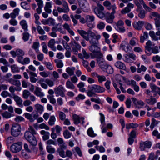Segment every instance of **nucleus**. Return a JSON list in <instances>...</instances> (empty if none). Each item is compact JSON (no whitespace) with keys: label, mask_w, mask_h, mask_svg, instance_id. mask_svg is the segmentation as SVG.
I'll return each mask as SVG.
<instances>
[{"label":"nucleus","mask_w":160,"mask_h":160,"mask_svg":"<svg viewBox=\"0 0 160 160\" xmlns=\"http://www.w3.org/2000/svg\"><path fill=\"white\" fill-rule=\"evenodd\" d=\"M78 32L83 39L89 41L91 45L89 47V49L96 57L103 56L100 48L98 46L99 43V40L101 38L100 35L95 34L91 30H88L87 32L83 30H78Z\"/></svg>","instance_id":"obj_1"},{"label":"nucleus","mask_w":160,"mask_h":160,"mask_svg":"<svg viewBox=\"0 0 160 160\" xmlns=\"http://www.w3.org/2000/svg\"><path fill=\"white\" fill-rule=\"evenodd\" d=\"M29 131H26L24 133V137L32 145L36 146L37 144V142L34 135L37 134V132L33 128L30 126L28 128Z\"/></svg>","instance_id":"obj_2"},{"label":"nucleus","mask_w":160,"mask_h":160,"mask_svg":"<svg viewBox=\"0 0 160 160\" xmlns=\"http://www.w3.org/2000/svg\"><path fill=\"white\" fill-rule=\"evenodd\" d=\"M54 2L56 4L58 5H61L62 4L63 8L58 7L57 8L58 11L59 13H68L70 9L67 2L65 0H62V2L60 0H54Z\"/></svg>","instance_id":"obj_3"},{"label":"nucleus","mask_w":160,"mask_h":160,"mask_svg":"<svg viewBox=\"0 0 160 160\" xmlns=\"http://www.w3.org/2000/svg\"><path fill=\"white\" fill-rule=\"evenodd\" d=\"M104 10V7L100 4L98 3L97 6L94 9V12L99 18L102 19L105 17V16Z\"/></svg>","instance_id":"obj_4"},{"label":"nucleus","mask_w":160,"mask_h":160,"mask_svg":"<svg viewBox=\"0 0 160 160\" xmlns=\"http://www.w3.org/2000/svg\"><path fill=\"white\" fill-rule=\"evenodd\" d=\"M21 130V128L19 124H14L11 129V134L14 137H17L20 134Z\"/></svg>","instance_id":"obj_5"},{"label":"nucleus","mask_w":160,"mask_h":160,"mask_svg":"<svg viewBox=\"0 0 160 160\" xmlns=\"http://www.w3.org/2000/svg\"><path fill=\"white\" fill-rule=\"evenodd\" d=\"M22 146V143L21 142L14 143L10 146V151L13 153H17L21 150Z\"/></svg>","instance_id":"obj_6"},{"label":"nucleus","mask_w":160,"mask_h":160,"mask_svg":"<svg viewBox=\"0 0 160 160\" xmlns=\"http://www.w3.org/2000/svg\"><path fill=\"white\" fill-rule=\"evenodd\" d=\"M86 24L90 28L92 29L94 27V23L95 20V17L93 15H87L85 17Z\"/></svg>","instance_id":"obj_7"},{"label":"nucleus","mask_w":160,"mask_h":160,"mask_svg":"<svg viewBox=\"0 0 160 160\" xmlns=\"http://www.w3.org/2000/svg\"><path fill=\"white\" fill-rule=\"evenodd\" d=\"M134 3L139 8L142 7L141 4L143 5L144 8L147 11L150 12L151 9L147 6L144 3L143 0H135Z\"/></svg>","instance_id":"obj_8"},{"label":"nucleus","mask_w":160,"mask_h":160,"mask_svg":"<svg viewBox=\"0 0 160 160\" xmlns=\"http://www.w3.org/2000/svg\"><path fill=\"white\" fill-rule=\"evenodd\" d=\"M89 88H91L94 92L97 93H102L104 92L105 89L100 86L97 85H93L91 86H88Z\"/></svg>","instance_id":"obj_9"},{"label":"nucleus","mask_w":160,"mask_h":160,"mask_svg":"<svg viewBox=\"0 0 160 160\" xmlns=\"http://www.w3.org/2000/svg\"><path fill=\"white\" fill-rule=\"evenodd\" d=\"M54 91L56 94L62 97L65 96L64 92L66 90L64 87L62 85H59L58 87L54 89Z\"/></svg>","instance_id":"obj_10"},{"label":"nucleus","mask_w":160,"mask_h":160,"mask_svg":"<svg viewBox=\"0 0 160 160\" xmlns=\"http://www.w3.org/2000/svg\"><path fill=\"white\" fill-rule=\"evenodd\" d=\"M134 5L133 4L129 3L127 5V7L122 9L121 11V13L122 15H124L130 12L131 9L134 7Z\"/></svg>","instance_id":"obj_11"},{"label":"nucleus","mask_w":160,"mask_h":160,"mask_svg":"<svg viewBox=\"0 0 160 160\" xmlns=\"http://www.w3.org/2000/svg\"><path fill=\"white\" fill-rule=\"evenodd\" d=\"M80 8L85 12H88L89 10V4L86 2H80L79 4Z\"/></svg>","instance_id":"obj_12"},{"label":"nucleus","mask_w":160,"mask_h":160,"mask_svg":"<svg viewBox=\"0 0 160 160\" xmlns=\"http://www.w3.org/2000/svg\"><path fill=\"white\" fill-rule=\"evenodd\" d=\"M13 98L18 106L21 107H22V100L20 97L15 94H13Z\"/></svg>","instance_id":"obj_13"},{"label":"nucleus","mask_w":160,"mask_h":160,"mask_svg":"<svg viewBox=\"0 0 160 160\" xmlns=\"http://www.w3.org/2000/svg\"><path fill=\"white\" fill-rule=\"evenodd\" d=\"M159 52L158 47L157 46H155L151 48L147 51H146L145 53L148 56H150L152 53L156 54Z\"/></svg>","instance_id":"obj_14"},{"label":"nucleus","mask_w":160,"mask_h":160,"mask_svg":"<svg viewBox=\"0 0 160 160\" xmlns=\"http://www.w3.org/2000/svg\"><path fill=\"white\" fill-rule=\"evenodd\" d=\"M42 91V89L36 86L35 88L34 93L37 97L42 98L44 96V94Z\"/></svg>","instance_id":"obj_15"},{"label":"nucleus","mask_w":160,"mask_h":160,"mask_svg":"<svg viewBox=\"0 0 160 160\" xmlns=\"http://www.w3.org/2000/svg\"><path fill=\"white\" fill-rule=\"evenodd\" d=\"M151 146V143L150 142L146 141L140 144V148L142 151H144L146 148H149Z\"/></svg>","instance_id":"obj_16"},{"label":"nucleus","mask_w":160,"mask_h":160,"mask_svg":"<svg viewBox=\"0 0 160 160\" xmlns=\"http://www.w3.org/2000/svg\"><path fill=\"white\" fill-rule=\"evenodd\" d=\"M52 2H48L46 3L44 9L45 11L48 13H50L52 12L51 8L52 7Z\"/></svg>","instance_id":"obj_17"},{"label":"nucleus","mask_w":160,"mask_h":160,"mask_svg":"<svg viewBox=\"0 0 160 160\" xmlns=\"http://www.w3.org/2000/svg\"><path fill=\"white\" fill-rule=\"evenodd\" d=\"M97 62L100 68L103 71H105L108 64L104 62L103 60H97Z\"/></svg>","instance_id":"obj_18"},{"label":"nucleus","mask_w":160,"mask_h":160,"mask_svg":"<svg viewBox=\"0 0 160 160\" xmlns=\"http://www.w3.org/2000/svg\"><path fill=\"white\" fill-rule=\"evenodd\" d=\"M125 61L128 62H130V60L129 59L131 58L133 60H136V56L133 53H130L128 54H126L125 56Z\"/></svg>","instance_id":"obj_19"},{"label":"nucleus","mask_w":160,"mask_h":160,"mask_svg":"<svg viewBox=\"0 0 160 160\" xmlns=\"http://www.w3.org/2000/svg\"><path fill=\"white\" fill-rule=\"evenodd\" d=\"M52 30H55L56 31H58L62 34L65 33V31L63 30L61 27V25L60 24H58L55 26L53 27L52 28Z\"/></svg>","instance_id":"obj_20"},{"label":"nucleus","mask_w":160,"mask_h":160,"mask_svg":"<svg viewBox=\"0 0 160 160\" xmlns=\"http://www.w3.org/2000/svg\"><path fill=\"white\" fill-rule=\"evenodd\" d=\"M144 24V22L142 21H139L138 22H135L134 23L133 26L134 28L138 30H141Z\"/></svg>","instance_id":"obj_21"},{"label":"nucleus","mask_w":160,"mask_h":160,"mask_svg":"<svg viewBox=\"0 0 160 160\" xmlns=\"http://www.w3.org/2000/svg\"><path fill=\"white\" fill-rule=\"evenodd\" d=\"M55 41L54 39H51L48 43V46L54 51L56 50V48L55 47Z\"/></svg>","instance_id":"obj_22"},{"label":"nucleus","mask_w":160,"mask_h":160,"mask_svg":"<svg viewBox=\"0 0 160 160\" xmlns=\"http://www.w3.org/2000/svg\"><path fill=\"white\" fill-rule=\"evenodd\" d=\"M93 74L95 77H97L98 81L99 83H102V82L105 81L106 80V78L104 76L99 75L97 73H94Z\"/></svg>","instance_id":"obj_23"},{"label":"nucleus","mask_w":160,"mask_h":160,"mask_svg":"<svg viewBox=\"0 0 160 160\" xmlns=\"http://www.w3.org/2000/svg\"><path fill=\"white\" fill-rule=\"evenodd\" d=\"M115 66L117 68L122 69H125L126 67L124 63L120 61H117L115 63Z\"/></svg>","instance_id":"obj_24"},{"label":"nucleus","mask_w":160,"mask_h":160,"mask_svg":"<svg viewBox=\"0 0 160 160\" xmlns=\"http://www.w3.org/2000/svg\"><path fill=\"white\" fill-rule=\"evenodd\" d=\"M63 27V28L68 31V32L72 36L74 35V33L72 30L70 28V26L67 23H64Z\"/></svg>","instance_id":"obj_25"},{"label":"nucleus","mask_w":160,"mask_h":160,"mask_svg":"<svg viewBox=\"0 0 160 160\" xmlns=\"http://www.w3.org/2000/svg\"><path fill=\"white\" fill-rule=\"evenodd\" d=\"M35 109L39 113H41L43 111L44 107L42 105L37 104L34 105Z\"/></svg>","instance_id":"obj_26"},{"label":"nucleus","mask_w":160,"mask_h":160,"mask_svg":"<svg viewBox=\"0 0 160 160\" xmlns=\"http://www.w3.org/2000/svg\"><path fill=\"white\" fill-rule=\"evenodd\" d=\"M157 100L155 98L150 97L149 98H147L145 99V102L148 104L151 105L154 104L157 102Z\"/></svg>","instance_id":"obj_27"},{"label":"nucleus","mask_w":160,"mask_h":160,"mask_svg":"<svg viewBox=\"0 0 160 160\" xmlns=\"http://www.w3.org/2000/svg\"><path fill=\"white\" fill-rule=\"evenodd\" d=\"M20 24L22 26V28L25 31H27L28 30V25L27 24L26 21L25 20H22L20 22Z\"/></svg>","instance_id":"obj_28"},{"label":"nucleus","mask_w":160,"mask_h":160,"mask_svg":"<svg viewBox=\"0 0 160 160\" xmlns=\"http://www.w3.org/2000/svg\"><path fill=\"white\" fill-rule=\"evenodd\" d=\"M30 146L29 147L27 144L25 143L24 145V148L26 151L28 152H31L32 150H33L34 149H36L35 147L34 146Z\"/></svg>","instance_id":"obj_29"},{"label":"nucleus","mask_w":160,"mask_h":160,"mask_svg":"<svg viewBox=\"0 0 160 160\" xmlns=\"http://www.w3.org/2000/svg\"><path fill=\"white\" fill-rule=\"evenodd\" d=\"M154 46V44H153V43L150 40H148L146 42V45L145 47V52H146V51H147L151 48V47Z\"/></svg>","instance_id":"obj_30"},{"label":"nucleus","mask_w":160,"mask_h":160,"mask_svg":"<svg viewBox=\"0 0 160 160\" xmlns=\"http://www.w3.org/2000/svg\"><path fill=\"white\" fill-rule=\"evenodd\" d=\"M20 10L18 8H16L13 10V12L10 14V17L12 18H15L16 16L19 15Z\"/></svg>","instance_id":"obj_31"},{"label":"nucleus","mask_w":160,"mask_h":160,"mask_svg":"<svg viewBox=\"0 0 160 160\" xmlns=\"http://www.w3.org/2000/svg\"><path fill=\"white\" fill-rule=\"evenodd\" d=\"M75 68L73 67H68L66 69V71L70 76H72L74 74Z\"/></svg>","instance_id":"obj_32"},{"label":"nucleus","mask_w":160,"mask_h":160,"mask_svg":"<svg viewBox=\"0 0 160 160\" xmlns=\"http://www.w3.org/2000/svg\"><path fill=\"white\" fill-rule=\"evenodd\" d=\"M81 118L79 116L76 114H73V119L74 124H77L80 123Z\"/></svg>","instance_id":"obj_33"},{"label":"nucleus","mask_w":160,"mask_h":160,"mask_svg":"<svg viewBox=\"0 0 160 160\" xmlns=\"http://www.w3.org/2000/svg\"><path fill=\"white\" fill-rule=\"evenodd\" d=\"M10 67L12 72L13 73H18L19 72V68L16 64L11 65Z\"/></svg>","instance_id":"obj_34"},{"label":"nucleus","mask_w":160,"mask_h":160,"mask_svg":"<svg viewBox=\"0 0 160 160\" xmlns=\"http://www.w3.org/2000/svg\"><path fill=\"white\" fill-rule=\"evenodd\" d=\"M66 87L70 89H73L75 88V87L72 83L69 80H68L66 83Z\"/></svg>","instance_id":"obj_35"},{"label":"nucleus","mask_w":160,"mask_h":160,"mask_svg":"<svg viewBox=\"0 0 160 160\" xmlns=\"http://www.w3.org/2000/svg\"><path fill=\"white\" fill-rule=\"evenodd\" d=\"M138 124L137 123H130L126 125V128L127 129H130L131 128H134L138 127Z\"/></svg>","instance_id":"obj_36"},{"label":"nucleus","mask_w":160,"mask_h":160,"mask_svg":"<svg viewBox=\"0 0 160 160\" xmlns=\"http://www.w3.org/2000/svg\"><path fill=\"white\" fill-rule=\"evenodd\" d=\"M56 118L54 116H50L48 121V124L50 126H52L55 124Z\"/></svg>","instance_id":"obj_37"},{"label":"nucleus","mask_w":160,"mask_h":160,"mask_svg":"<svg viewBox=\"0 0 160 160\" xmlns=\"http://www.w3.org/2000/svg\"><path fill=\"white\" fill-rule=\"evenodd\" d=\"M14 138L12 136H10L7 139L6 143L7 145H9V144L14 142Z\"/></svg>","instance_id":"obj_38"},{"label":"nucleus","mask_w":160,"mask_h":160,"mask_svg":"<svg viewBox=\"0 0 160 160\" xmlns=\"http://www.w3.org/2000/svg\"><path fill=\"white\" fill-rule=\"evenodd\" d=\"M39 46V43L38 42H34L33 43L32 48L37 52L39 51L38 48Z\"/></svg>","instance_id":"obj_39"},{"label":"nucleus","mask_w":160,"mask_h":160,"mask_svg":"<svg viewBox=\"0 0 160 160\" xmlns=\"http://www.w3.org/2000/svg\"><path fill=\"white\" fill-rule=\"evenodd\" d=\"M108 16L105 17V19L106 22L109 23H112L113 20L115 18L110 15Z\"/></svg>","instance_id":"obj_40"},{"label":"nucleus","mask_w":160,"mask_h":160,"mask_svg":"<svg viewBox=\"0 0 160 160\" xmlns=\"http://www.w3.org/2000/svg\"><path fill=\"white\" fill-rule=\"evenodd\" d=\"M82 63L83 66L86 68L88 71L90 72L91 71V68L88 66V61L83 60Z\"/></svg>","instance_id":"obj_41"},{"label":"nucleus","mask_w":160,"mask_h":160,"mask_svg":"<svg viewBox=\"0 0 160 160\" xmlns=\"http://www.w3.org/2000/svg\"><path fill=\"white\" fill-rule=\"evenodd\" d=\"M55 62L56 63L57 67L58 68H61L63 67V63L62 60L56 59L55 60Z\"/></svg>","instance_id":"obj_42"},{"label":"nucleus","mask_w":160,"mask_h":160,"mask_svg":"<svg viewBox=\"0 0 160 160\" xmlns=\"http://www.w3.org/2000/svg\"><path fill=\"white\" fill-rule=\"evenodd\" d=\"M148 38V33L147 32H144V35L143 36H141L140 37V42L141 43H143L144 40L147 39Z\"/></svg>","instance_id":"obj_43"},{"label":"nucleus","mask_w":160,"mask_h":160,"mask_svg":"<svg viewBox=\"0 0 160 160\" xmlns=\"http://www.w3.org/2000/svg\"><path fill=\"white\" fill-rule=\"evenodd\" d=\"M30 92L28 90H25L23 91L22 97L25 99H27L30 95Z\"/></svg>","instance_id":"obj_44"},{"label":"nucleus","mask_w":160,"mask_h":160,"mask_svg":"<svg viewBox=\"0 0 160 160\" xmlns=\"http://www.w3.org/2000/svg\"><path fill=\"white\" fill-rule=\"evenodd\" d=\"M88 135L90 137H95L96 134L93 133V131L92 128H90L87 131Z\"/></svg>","instance_id":"obj_45"},{"label":"nucleus","mask_w":160,"mask_h":160,"mask_svg":"<svg viewBox=\"0 0 160 160\" xmlns=\"http://www.w3.org/2000/svg\"><path fill=\"white\" fill-rule=\"evenodd\" d=\"M159 122L157 121L154 118H153L152 120L151 124L150 126V128L152 129L154 127L158 124Z\"/></svg>","instance_id":"obj_46"},{"label":"nucleus","mask_w":160,"mask_h":160,"mask_svg":"<svg viewBox=\"0 0 160 160\" xmlns=\"http://www.w3.org/2000/svg\"><path fill=\"white\" fill-rule=\"evenodd\" d=\"M87 92V95L89 97H95L96 96V94L94 92L93 90H92L91 88H89Z\"/></svg>","instance_id":"obj_47"},{"label":"nucleus","mask_w":160,"mask_h":160,"mask_svg":"<svg viewBox=\"0 0 160 160\" xmlns=\"http://www.w3.org/2000/svg\"><path fill=\"white\" fill-rule=\"evenodd\" d=\"M38 31V33L41 35H44L45 33V32L44 30L41 28V27L38 25L36 27Z\"/></svg>","instance_id":"obj_48"},{"label":"nucleus","mask_w":160,"mask_h":160,"mask_svg":"<svg viewBox=\"0 0 160 160\" xmlns=\"http://www.w3.org/2000/svg\"><path fill=\"white\" fill-rule=\"evenodd\" d=\"M137 134V129L131 131L129 134V137L135 138Z\"/></svg>","instance_id":"obj_49"},{"label":"nucleus","mask_w":160,"mask_h":160,"mask_svg":"<svg viewBox=\"0 0 160 160\" xmlns=\"http://www.w3.org/2000/svg\"><path fill=\"white\" fill-rule=\"evenodd\" d=\"M46 149L47 151L50 153H54L55 151V149L50 145H48L47 146Z\"/></svg>","instance_id":"obj_50"},{"label":"nucleus","mask_w":160,"mask_h":160,"mask_svg":"<svg viewBox=\"0 0 160 160\" xmlns=\"http://www.w3.org/2000/svg\"><path fill=\"white\" fill-rule=\"evenodd\" d=\"M64 137L66 139L70 138L71 135V134L68 130H65L63 132Z\"/></svg>","instance_id":"obj_51"},{"label":"nucleus","mask_w":160,"mask_h":160,"mask_svg":"<svg viewBox=\"0 0 160 160\" xmlns=\"http://www.w3.org/2000/svg\"><path fill=\"white\" fill-rule=\"evenodd\" d=\"M57 151L61 157L62 158L66 157V154L63 150L61 148H58L57 150Z\"/></svg>","instance_id":"obj_52"},{"label":"nucleus","mask_w":160,"mask_h":160,"mask_svg":"<svg viewBox=\"0 0 160 160\" xmlns=\"http://www.w3.org/2000/svg\"><path fill=\"white\" fill-rule=\"evenodd\" d=\"M150 14L152 16L155 17V20H157V19H160V15L157 12H152Z\"/></svg>","instance_id":"obj_53"},{"label":"nucleus","mask_w":160,"mask_h":160,"mask_svg":"<svg viewBox=\"0 0 160 160\" xmlns=\"http://www.w3.org/2000/svg\"><path fill=\"white\" fill-rule=\"evenodd\" d=\"M105 27V24L103 22H101L97 25V28L99 30H102Z\"/></svg>","instance_id":"obj_54"},{"label":"nucleus","mask_w":160,"mask_h":160,"mask_svg":"<svg viewBox=\"0 0 160 160\" xmlns=\"http://www.w3.org/2000/svg\"><path fill=\"white\" fill-rule=\"evenodd\" d=\"M1 115L3 118H9L11 117V114L8 111H5L2 113Z\"/></svg>","instance_id":"obj_55"},{"label":"nucleus","mask_w":160,"mask_h":160,"mask_svg":"<svg viewBox=\"0 0 160 160\" xmlns=\"http://www.w3.org/2000/svg\"><path fill=\"white\" fill-rule=\"evenodd\" d=\"M45 82L50 87H52L54 86V82L52 80L48 79H45Z\"/></svg>","instance_id":"obj_56"},{"label":"nucleus","mask_w":160,"mask_h":160,"mask_svg":"<svg viewBox=\"0 0 160 160\" xmlns=\"http://www.w3.org/2000/svg\"><path fill=\"white\" fill-rule=\"evenodd\" d=\"M24 115L26 118L29 119L30 122H33L34 121V119H33L31 114L29 113H25Z\"/></svg>","instance_id":"obj_57"},{"label":"nucleus","mask_w":160,"mask_h":160,"mask_svg":"<svg viewBox=\"0 0 160 160\" xmlns=\"http://www.w3.org/2000/svg\"><path fill=\"white\" fill-rule=\"evenodd\" d=\"M21 5L22 8L26 10H29L30 8L28 4L26 2H23L21 3Z\"/></svg>","instance_id":"obj_58"},{"label":"nucleus","mask_w":160,"mask_h":160,"mask_svg":"<svg viewBox=\"0 0 160 160\" xmlns=\"http://www.w3.org/2000/svg\"><path fill=\"white\" fill-rule=\"evenodd\" d=\"M39 127L40 129H44L46 130H48L49 129V127L45 124L44 123H42L39 125Z\"/></svg>","instance_id":"obj_59"},{"label":"nucleus","mask_w":160,"mask_h":160,"mask_svg":"<svg viewBox=\"0 0 160 160\" xmlns=\"http://www.w3.org/2000/svg\"><path fill=\"white\" fill-rule=\"evenodd\" d=\"M147 70V68L144 65H142L141 66L140 68H138L137 69V72L140 73L142 71L145 72Z\"/></svg>","instance_id":"obj_60"},{"label":"nucleus","mask_w":160,"mask_h":160,"mask_svg":"<svg viewBox=\"0 0 160 160\" xmlns=\"http://www.w3.org/2000/svg\"><path fill=\"white\" fill-rule=\"evenodd\" d=\"M17 55L19 56L22 57L25 54L23 50L21 49H18L16 50Z\"/></svg>","instance_id":"obj_61"},{"label":"nucleus","mask_w":160,"mask_h":160,"mask_svg":"<svg viewBox=\"0 0 160 160\" xmlns=\"http://www.w3.org/2000/svg\"><path fill=\"white\" fill-rule=\"evenodd\" d=\"M1 96L3 98H5L8 96H11L10 94L6 91H2L1 94Z\"/></svg>","instance_id":"obj_62"},{"label":"nucleus","mask_w":160,"mask_h":160,"mask_svg":"<svg viewBox=\"0 0 160 160\" xmlns=\"http://www.w3.org/2000/svg\"><path fill=\"white\" fill-rule=\"evenodd\" d=\"M47 98L49 100L50 102L53 104H54L56 102V99L53 98V96L48 95Z\"/></svg>","instance_id":"obj_63"},{"label":"nucleus","mask_w":160,"mask_h":160,"mask_svg":"<svg viewBox=\"0 0 160 160\" xmlns=\"http://www.w3.org/2000/svg\"><path fill=\"white\" fill-rule=\"evenodd\" d=\"M138 16L141 19L144 18L145 16V11L144 10H141L139 12Z\"/></svg>","instance_id":"obj_64"}]
</instances>
